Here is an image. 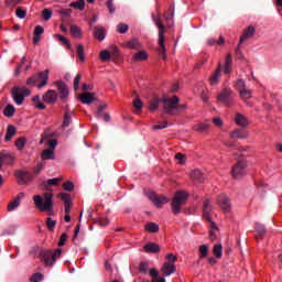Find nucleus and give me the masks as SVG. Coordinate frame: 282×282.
I'll return each instance as SVG.
<instances>
[{
    "label": "nucleus",
    "mask_w": 282,
    "mask_h": 282,
    "mask_svg": "<svg viewBox=\"0 0 282 282\" xmlns=\"http://www.w3.org/2000/svg\"><path fill=\"white\" fill-rule=\"evenodd\" d=\"M15 15L18 17V19H25V17H28V10L19 7L17 10H15Z\"/></svg>",
    "instance_id": "09e8293b"
},
{
    "label": "nucleus",
    "mask_w": 282,
    "mask_h": 282,
    "mask_svg": "<svg viewBox=\"0 0 282 282\" xmlns=\"http://www.w3.org/2000/svg\"><path fill=\"white\" fill-rule=\"evenodd\" d=\"M72 124V112H69V106H66L65 115H64V121H63V129H67Z\"/></svg>",
    "instance_id": "c756f323"
},
{
    "label": "nucleus",
    "mask_w": 282,
    "mask_h": 282,
    "mask_svg": "<svg viewBox=\"0 0 282 282\" xmlns=\"http://www.w3.org/2000/svg\"><path fill=\"white\" fill-rule=\"evenodd\" d=\"M15 111H17V109L14 108V106L8 105V106H6L3 113H4L6 118H12V116H14Z\"/></svg>",
    "instance_id": "58836bf2"
},
{
    "label": "nucleus",
    "mask_w": 282,
    "mask_h": 282,
    "mask_svg": "<svg viewBox=\"0 0 282 282\" xmlns=\"http://www.w3.org/2000/svg\"><path fill=\"white\" fill-rule=\"evenodd\" d=\"M247 169H248V162H246L243 159H239L238 162L231 169V173L235 180H239V177H243V175H246Z\"/></svg>",
    "instance_id": "6e6552de"
},
{
    "label": "nucleus",
    "mask_w": 282,
    "mask_h": 282,
    "mask_svg": "<svg viewBox=\"0 0 282 282\" xmlns=\"http://www.w3.org/2000/svg\"><path fill=\"white\" fill-rule=\"evenodd\" d=\"M149 199L156 206V208H162L164 204H169L170 202L169 197L164 195L159 196L158 194H150Z\"/></svg>",
    "instance_id": "f8f14e48"
},
{
    "label": "nucleus",
    "mask_w": 282,
    "mask_h": 282,
    "mask_svg": "<svg viewBox=\"0 0 282 282\" xmlns=\"http://www.w3.org/2000/svg\"><path fill=\"white\" fill-rule=\"evenodd\" d=\"M93 36L97 39V41H105V39H107V29L100 25L94 26Z\"/></svg>",
    "instance_id": "2eb2a0df"
},
{
    "label": "nucleus",
    "mask_w": 282,
    "mask_h": 282,
    "mask_svg": "<svg viewBox=\"0 0 282 282\" xmlns=\"http://www.w3.org/2000/svg\"><path fill=\"white\" fill-rule=\"evenodd\" d=\"M57 87V91L59 93V98L62 102H67V98H69V88L63 82H55Z\"/></svg>",
    "instance_id": "9b49d317"
},
{
    "label": "nucleus",
    "mask_w": 282,
    "mask_h": 282,
    "mask_svg": "<svg viewBox=\"0 0 282 282\" xmlns=\"http://www.w3.org/2000/svg\"><path fill=\"white\" fill-rule=\"evenodd\" d=\"M150 276L152 279V282H166L164 278H158L160 276V271H158L156 269H150Z\"/></svg>",
    "instance_id": "72a5a7b5"
},
{
    "label": "nucleus",
    "mask_w": 282,
    "mask_h": 282,
    "mask_svg": "<svg viewBox=\"0 0 282 282\" xmlns=\"http://www.w3.org/2000/svg\"><path fill=\"white\" fill-rule=\"evenodd\" d=\"M31 91L29 88H12V98L15 104L23 105V100H25L26 96H30Z\"/></svg>",
    "instance_id": "1a4fd4ad"
},
{
    "label": "nucleus",
    "mask_w": 282,
    "mask_h": 282,
    "mask_svg": "<svg viewBox=\"0 0 282 282\" xmlns=\"http://www.w3.org/2000/svg\"><path fill=\"white\" fill-rule=\"evenodd\" d=\"M133 107L137 109V111H142V107H143V104L140 99H135L133 102H132Z\"/></svg>",
    "instance_id": "774afa93"
},
{
    "label": "nucleus",
    "mask_w": 282,
    "mask_h": 282,
    "mask_svg": "<svg viewBox=\"0 0 282 282\" xmlns=\"http://www.w3.org/2000/svg\"><path fill=\"white\" fill-rule=\"evenodd\" d=\"M216 98L219 102H223V105H226L227 107H231L232 100L235 99L232 88H228V87L223 88Z\"/></svg>",
    "instance_id": "0eeeda50"
},
{
    "label": "nucleus",
    "mask_w": 282,
    "mask_h": 282,
    "mask_svg": "<svg viewBox=\"0 0 282 282\" xmlns=\"http://www.w3.org/2000/svg\"><path fill=\"white\" fill-rule=\"evenodd\" d=\"M58 197H61V199H63V202L65 204H72V198H70L69 194H67V193H59Z\"/></svg>",
    "instance_id": "052dcab7"
},
{
    "label": "nucleus",
    "mask_w": 282,
    "mask_h": 282,
    "mask_svg": "<svg viewBox=\"0 0 282 282\" xmlns=\"http://www.w3.org/2000/svg\"><path fill=\"white\" fill-rule=\"evenodd\" d=\"M117 32H119V34H127V32H129V25L124 23H119L117 25Z\"/></svg>",
    "instance_id": "8fccbe9b"
},
{
    "label": "nucleus",
    "mask_w": 282,
    "mask_h": 282,
    "mask_svg": "<svg viewBox=\"0 0 282 282\" xmlns=\"http://www.w3.org/2000/svg\"><path fill=\"white\" fill-rule=\"evenodd\" d=\"M50 82V70L45 69L40 72L37 75L31 76L26 80V85H37V89H43Z\"/></svg>",
    "instance_id": "20e7f679"
},
{
    "label": "nucleus",
    "mask_w": 282,
    "mask_h": 282,
    "mask_svg": "<svg viewBox=\"0 0 282 282\" xmlns=\"http://www.w3.org/2000/svg\"><path fill=\"white\" fill-rule=\"evenodd\" d=\"M235 122L238 124V127H248L250 124V121H248V118L241 113H237L235 117Z\"/></svg>",
    "instance_id": "bb28decb"
},
{
    "label": "nucleus",
    "mask_w": 282,
    "mask_h": 282,
    "mask_svg": "<svg viewBox=\"0 0 282 282\" xmlns=\"http://www.w3.org/2000/svg\"><path fill=\"white\" fill-rule=\"evenodd\" d=\"M213 252L216 259H221V256L224 254V247L221 245H215L213 248Z\"/></svg>",
    "instance_id": "ea45409f"
},
{
    "label": "nucleus",
    "mask_w": 282,
    "mask_h": 282,
    "mask_svg": "<svg viewBox=\"0 0 282 282\" xmlns=\"http://www.w3.org/2000/svg\"><path fill=\"white\" fill-rule=\"evenodd\" d=\"M189 176L194 184H202V182L206 180V176L200 172V170L192 171Z\"/></svg>",
    "instance_id": "a211bd4d"
},
{
    "label": "nucleus",
    "mask_w": 282,
    "mask_h": 282,
    "mask_svg": "<svg viewBox=\"0 0 282 282\" xmlns=\"http://www.w3.org/2000/svg\"><path fill=\"white\" fill-rule=\"evenodd\" d=\"M217 204L220 206L224 213H230V208H232V205L230 204V198H228V196H226L225 194H221L217 197Z\"/></svg>",
    "instance_id": "ddd939ff"
},
{
    "label": "nucleus",
    "mask_w": 282,
    "mask_h": 282,
    "mask_svg": "<svg viewBox=\"0 0 282 282\" xmlns=\"http://www.w3.org/2000/svg\"><path fill=\"white\" fill-rule=\"evenodd\" d=\"M175 159L177 160L178 164H186V155L177 153Z\"/></svg>",
    "instance_id": "338daca9"
},
{
    "label": "nucleus",
    "mask_w": 282,
    "mask_h": 282,
    "mask_svg": "<svg viewBox=\"0 0 282 282\" xmlns=\"http://www.w3.org/2000/svg\"><path fill=\"white\" fill-rule=\"evenodd\" d=\"M160 102H162V99L160 100L158 97L152 98L149 106L150 111H158L160 109Z\"/></svg>",
    "instance_id": "f704fd0d"
},
{
    "label": "nucleus",
    "mask_w": 282,
    "mask_h": 282,
    "mask_svg": "<svg viewBox=\"0 0 282 282\" xmlns=\"http://www.w3.org/2000/svg\"><path fill=\"white\" fill-rule=\"evenodd\" d=\"M77 56L82 63H85V46L83 44L77 45Z\"/></svg>",
    "instance_id": "37998d69"
},
{
    "label": "nucleus",
    "mask_w": 282,
    "mask_h": 282,
    "mask_svg": "<svg viewBox=\"0 0 282 282\" xmlns=\"http://www.w3.org/2000/svg\"><path fill=\"white\" fill-rule=\"evenodd\" d=\"M208 129H210V124L206 122L194 126V130L198 133H205V131H208Z\"/></svg>",
    "instance_id": "e433bc0d"
},
{
    "label": "nucleus",
    "mask_w": 282,
    "mask_h": 282,
    "mask_svg": "<svg viewBox=\"0 0 282 282\" xmlns=\"http://www.w3.org/2000/svg\"><path fill=\"white\" fill-rule=\"evenodd\" d=\"M234 86L236 87V89H238V91H241V89H246V80L243 79H237L234 83Z\"/></svg>",
    "instance_id": "603ef678"
},
{
    "label": "nucleus",
    "mask_w": 282,
    "mask_h": 282,
    "mask_svg": "<svg viewBox=\"0 0 282 282\" xmlns=\"http://www.w3.org/2000/svg\"><path fill=\"white\" fill-rule=\"evenodd\" d=\"M231 69H232V55L228 53L225 57L224 72L225 74H230Z\"/></svg>",
    "instance_id": "c85d7f7f"
},
{
    "label": "nucleus",
    "mask_w": 282,
    "mask_h": 282,
    "mask_svg": "<svg viewBox=\"0 0 282 282\" xmlns=\"http://www.w3.org/2000/svg\"><path fill=\"white\" fill-rule=\"evenodd\" d=\"M249 135L248 131L242 129H236L229 133V138H231V140H246Z\"/></svg>",
    "instance_id": "f3484780"
},
{
    "label": "nucleus",
    "mask_w": 282,
    "mask_h": 282,
    "mask_svg": "<svg viewBox=\"0 0 282 282\" xmlns=\"http://www.w3.org/2000/svg\"><path fill=\"white\" fill-rule=\"evenodd\" d=\"M55 37L58 39V41H61V43H63L64 45L69 47L70 43H69V40H67V37H65L64 35H61V34H55Z\"/></svg>",
    "instance_id": "680f3d73"
},
{
    "label": "nucleus",
    "mask_w": 282,
    "mask_h": 282,
    "mask_svg": "<svg viewBox=\"0 0 282 282\" xmlns=\"http://www.w3.org/2000/svg\"><path fill=\"white\" fill-rule=\"evenodd\" d=\"M226 43V39L224 36L219 37V41L215 40L214 37L207 40V44L213 45H224Z\"/></svg>",
    "instance_id": "a19ab883"
},
{
    "label": "nucleus",
    "mask_w": 282,
    "mask_h": 282,
    "mask_svg": "<svg viewBox=\"0 0 282 282\" xmlns=\"http://www.w3.org/2000/svg\"><path fill=\"white\" fill-rule=\"evenodd\" d=\"M64 191H68V193H72L74 191V183L70 181H67L63 184Z\"/></svg>",
    "instance_id": "e2e57ef3"
},
{
    "label": "nucleus",
    "mask_w": 282,
    "mask_h": 282,
    "mask_svg": "<svg viewBox=\"0 0 282 282\" xmlns=\"http://www.w3.org/2000/svg\"><path fill=\"white\" fill-rule=\"evenodd\" d=\"M153 22L154 25H156V28L159 29V54L161 56V58H163L165 61L166 58V37L164 36V34H166V26H164V24L162 23V18L155 17L153 15Z\"/></svg>",
    "instance_id": "7ed1b4c3"
},
{
    "label": "nucleus",
    "mask_w": 282,
    "mask_h": 282,
    "mask_svg": "<svg viewBox=\"0 0 282 282\" xmlns=\"http://www.w3.org/2000/svg\"><path fill=\"white\" fill-rule=\"evenodd\" d=\"M144 252H148L150 254H155L158 252H160V245L155 243V242H149L148 245H145L143 247Z\"/></svg>",
    "instance_id": "393cba45"
},
{
    "label": "nucleus",
    "mask_w": 282,
    "mask_h": 282,
    "mask_svg": "<svg viewBox=\"0 0 282 282\" xmlns=\"http://www.w3.org/2000/svg\"><path fill=\"white\" fill-rule=\"evenodd\" d=\"M45 32V29H43V26L37 25L34 29L33 32V45H39V43H41V34H43Z\"/></svg>",
    "instance_id": "5701e85b"
},
{
    "label": "nucleus",
    "mask_w": 282,
    "mask_h": 282,
    "mask_svg": "<svg viewBox=\"0 0 282 282\" xmlns=\"http://www.w3.org/2000/svg\"><path fill=\"white\" fill-rule=\"evenodd\" d=\"M147 232H159L160 231V225L155 223H149L145 225Z\"/></svg>",
    "instance_id": "4c0bfd02"
},
{
    "label": "nucleus",
    "mask_w": 282,
    "mask_h": 282,
    "mask_svg": "<svg viewBox=\"0 0 282 282\" xmlns=\"http://www.w3.org/2000/svg\"><path fill=\"white\" fill-rule=\"evenodd\" d=\"M19 206H21V203H19V200L13 199V202L9 203L7 210L9 213H12V210H17V208H19Z\"/></svg>",
    "instance_id": "de8ad7c7"
},
{
    "label": "nucleus",
    "mask_w": 282,
    "mask_h": 282,
    "mask_svg": "<svg viewBox=\"0 0 282 282\" xmlns=\"http://www.w3.org/2000/svg\"><path fill=\"white\" fill-rule=\"evenodd\" d=\"M69 8H74L75 10H85V0H78V1H75V2H72L69 4Z\"/></svg>",
    "instance_id": "79ce46f5"
},
{
    "label": "nucleus",
    "mask_w": 282,
    "mask_h": 282,
    "mask_svg": "<svg viewBox=\"0 0 282 282\" xmlns=\"http://www.w3.org/2000/svg\"><path fill=\"white\" fill-rule=\"evenodd\" d=\"M166 127H169V122L167 121H162L158 124L152 126V130L153 131H160L162 129H166Z\"/></svg>",
    "instance_id": "864d4df0"
},
{
    "label": "nucleus",
    "mask_w": 282,
    "mask_h": 282,
    "mask_svg": "<svg viewBox=\"0 0 282 282\" xmlns=\"http://www.w3.org/2000/svg\"><path fill=\"white\" fill-rule=\"evenodd\" d=\"M161 272L163 276H171V274H175L177 272V267L173 262H164L161 268Z\"/></svg>",
    "instance_id": "4468645a"
},
{
    "label": "nucleus",
    "mask_w": 282,
    "mask_h": 282,
    "mask_svg": "<svg viewBox=\"0 0 282 282\" xmlns=\"http://www.w3.org/2000/svg\"><path fill=\"white\" fill-rule=\"evenodd\" d=\"M42 100H44L47 105H54L56 104V100H58V94L56 90H47L43 95Z\"/></svg>",
    "instance_id": "dca6fc26"
},
{
    "label": "nucleus",
    "mask_w": 282,
    "mask_h": 282,
    "mask_svg": "<svg viewBox=\"0 0 282 282\" xmlns=\"http://www.w3.org/2000/svg\"><path fill=\"white\" fill-rule=\"evenodd\" d=\"M256 33L257 29H254V26H248L243 30V33L240 36V43H245V41H248V39H252Z\"/></svg>",
    "instance_id": "aec40b11"
},
{
    "label": "nucleus",
    "mask_w": 282,
    "mask_h": 282,
    "mask_svg": "<svg viewBox=\"0 0 282 282\" xmlns=\"http://www.w3.org/2000/svg\"><path fill=\"white\" fill-rule=\"evenodd\" d=\"M99 56L101 61H111V53L109 51H101Z\"/></svg>",
    "instance_id": "bf43d9fd"
},
{
    "label": "nucleus",
    "mask_w": 282,
    "mask_h": 282,
    "mask_svg": "<svg viewBox=\"0 0 282 282\" xmlns=\"http://www.w3.org/2000/svg\"><path fill=\"white\" fill-rule=\"evenodd\" d=\"M43 279H45V276L43 275V273L37 272V273H34V274L30 278V282H41V281H43Z\"/></svg>",
    "instance_id": "3c124183"
},
{
    "label": "nucleus",
    "mask_w": 282,
    "mask_h": 282,
    "mask_svg": "<svg viewBox=\"0 0 282 282\" xmlns=\"http://www.w3.org/2000/svg\"><path fill=\"white\" fill-rule=\"evenodd\" d=\"M163 113H167V116H180V113H184L186 109H188V105L183 104L180 105V97H163L161 99Z\"/></svg>",
    "instance_id": "f257e3e1"
},
{
    "label": "nucleus",
    "mask_w": 282,
    "mask_h": 282,
    "mask_svg": "<svg viewBox=\"0 0 282 282\" xmlns=\"http://www.w3.org/2000/svg\"><path fill=\"white\" fill-rule=\"evenodd\" d=\"M17 135V128L14 126H8L7 133L4 137L6 142H10L12 138Z\"/></svg>",
    "instance_id": "473e14b6"
},
{
    "label": "nucleus",
    "mask_w": 282,
    "mask_h": 282,
    "mask_svg": "<svg viewBox=\"0 0 282 282\" xmlns=\"http://www.w3.org/2000/svg\"><path fill=\"white\" fill-rule=\"evenodd\" d=\"M14 175L20 186H23V184H28V182H32V180H34V176H32L30 172L23 170H17Z\"/></svg>",
    "instance_id": "9d476101"
},
{
    "label": "nucleus",
    "mask_w": 282,
    "mask_h": 282,
    "mask_svg": "<svg viewBox=\"0 0 282 282\" xmlns=\"http://www.w3.org/2000/svg\"><path fill=\"white\" fill-rule=\"evenodd\" d=\"M220 76H221V69L217 68L209 78V85L212 86L218 85Z\"/></svg>",
    "instance_id": "2f4dec72"
},
{
    "label": "nucleus",
    "mask_w": 282,
    "mask_h": 282,
    "mask_svg": "<svg viewBox=\"0 0 282 282\" xmlns=\"http://www.w3.org/2000/svg\"><path fill=\"white\" fill-rule=\"evenodd\" d=\"M186 199H188V194L186 192H176L175 196L171 203L172 213L174 215H180L182 213V206L186 204Z\"/></svg>",
    "instance_id": "423d86ee"
},
{
    "label": "nucleus",
    "mask_w": 282,
    "mask_h": 282,
    "mask_svg": "<svg viewBox=\"0 0 282 282\" xmlns=\"http://www.w3.org/2000/svg\"><path fill=\"white\" fill-rule=\"evenodd\" d=\"M139 272H141V274H147V272H149V262H141L139 264Z\"/></svg>",
    "instance_id": "4d7b16f0"
},
{
    "label": "nucleus",
    "mask_w": 282,
    "mask_h": 282,
    "mask_svg": "<svg viewBox=\"0 0 282 282\" xmlns=\"http://www.w3.org/2000/svg\"><path fill=\"white\" fill-rule=\"evenodd\" d=\"M59 182H63V177L50 178L44 183V186H58Z\"/></svg>",
    "instance_id": "a18cd8bd"
},
{
    "label": "nucleus",
    "mask_w": 282,
    "mask_h": 282,
    "mask_svg": "<svg viewBox=\"0 0 282 282\" xmlns=\"http://www.w3.org/2000/svg\"><path fill=\"white\" fill-rule=\"evenodd\" d=\"M54 151L46 149L42 152V160H54Z\"/></svg>",
    "instance_id": "49530a36"
},
{
    "label": "nucleus",
    "mask_w": 282,
    "mask_h": 282,
    "mask_svg": "<svg viewBox=\"0 0 282 282\" xmlns=\"http://www.w3.org/2000/svg\"><path fill=\"white\" fill-rule=\"evenodd\" d=\"M148 58H149V54L144 50L138 51L132 55V61H134V63H142Z\"/></svg>",
    "instance_id": "4be33fe9"
},
{
    "label": "nucleus",
    "mask_w": 282,
    "mask_h": 282,
    "mask_svg": "<svg viewBox=\"0 0 282 282\" xmlns=\"http://www.w3.org/2000/svg\"><path fill=\"white\" fill-rule=\"evenodd\" d=\"M61 254H63V249L58 248L54 251L52 250H42L40 252L41 259L44 261L45 265H48V268H52L54 263H56V259H59Z\"/></svg>",
    "instance_id": "39448f33"
},
{
    "label": "nucleus",
    "mask_w": 282,
    "mask_h": 282,
    "mask_svg": "<svg viewBox=\"0 0 282 282\" xmlns=\"http://www.w3.org/2000/svg\"><path fill=\"white\" fill-rule=\"evenodd\" d=\"M123 46L126 47V50H140V47H142V44H140V41L138 39H132L128 42H124Z\"/></svg>",
    "instance_id": "b1692460"
},
{
    "label": "nucleus",
    "mask_w": 282,
    "mask_h": 282,
    "mask_svg": "<svg viewBox=\"0 0 282 282\" xmlns=\"http://www.w3.org/2000/svg\"><path fill=\"white\" fill-rule=\"evenodd\" d=\"M106 7L108 8L110 14L116 12V7L113 6V0H107Z\"/></svg>",
    "instance_id": "0e129e2a"
},
{
    "label": "nucleus",
    "mask_w": 282,
    "mask_h": 282,
    "mask_svg": "<svg viewBox=\"0 0 282 282\" xmlns=\"http://www.w3.org/2000/svg\"><path fill=\"white\" fill-rule=\"evenodd\" d=\"M46 226L48 230L53 231L56 228V220L52 219V217L46 218Z\"/></svg>",
    "instance_id": "6e6d98bb"
},
{
    "label": "nucleus",
    "mask_w": 282,
    "mask_h": 282,
    "mask_svg": "<svg viewBox=\"0 0 282 282\" xmlns=\"http://www.w3.org/2000/svg\"><path fill=\"white\" fill-rule=\"evenodd\" d=\"M239 96L243 102H248L250 98H252V90L248 88H243L239 91Z\"/></svg>",
    "instance_id": "7c9ffc66"
},
{
    "label": "nucleus",
    "mask_w": 282,
    "mask_h": 282,
    "mask_svg": "<svg viewBox=\"0 0 282 282\" xmlns=\"http://www.w3.org/2000/svg\"><path fill=\"white\" fill-rule=\"evenodd\" d=\"M0 159H2L4 164H14V154L10 152L0 153Z\"/></svg>",
    "instance_id": "cd10ccee"
},
{
    "label": "nucleus",
    "mask_w": 282,
    "mask_h": 282,
    "mask_svg": "<svg viewBox=\"0 0 282 282\" xmlns=\"http://www.w3.org/2000/svg\"><path fill=\"white\" fill-rule=\"evenodd\" d=\"M33 202L41 213H52L54 210V194L50 192L44 193L43 196L34 195Z\"/></svg>",
    "instance_id": "f03ea898"
},
{
    "label": "nucleus",
    "mask_w": 282,
    "mask_h": 282,
    "mask_svg": "<svg viewBox=\"0 0 282 282\" xmlns=\"http://www.w3.org/2000/svg\"><path fill=\"white\" fill-rule=\"evenodd\" d=\"M83 78V76H80V74H77L75 79H74V89L75 91H78V87H80V79Z\"/></svg>",
    "instance_id": "69168bd1"
},
{
    "label": "nucleus",
    "mask_w": 282,
    "mask_h": 282,
    "mask_svg": "<svg viewBox=\"0 0 282 282\" xmlns=\"http://www.w3.org/2000/svg\"><path fill=\"white\" fill-rule=\"evenodd\" d=\"M70 36H73V39H77L78 41H80V39H83V29H80V26L76 24H72Z\"/></svg>",
    "instance_id": "a878e982"
},
{
    "label": "nucleus",
    "mask_w": 282,
    "mask_h": 282,
    "mask_svg": "<svg viewBox=\"0 0 282 282\" xmlns=\"http://www.w3.org/2000/svg\"><path fill=\"white\" fill-rule=\"evenodd\" d=\"M199 254L202 259H205V257H208V245H202L199 247Z\"/></svg>",
    "instance_id": "5fc2aeb1"
},
{
    "label": "nucleus",
    "mask_w": 282,
    "mask_h": 282,
    "mask_svg": "<svg viewBox=\"0 0 282 282\" xmlns=\"http://www.w3.org/2000/svg\"><path fill=\"white\" fill-rule=\"evenodd\" d=\"M52 14H53V12H52V10H50V9H44V10L42 11V17H43V19H44L45 21H50V20L52 19Z\"/></svg>",
    "instance_id": "13d9d810"
},
{
    "label": "nucleus",
    "mask_w": 282,
    "mask_h": 282,
    "mask_svg": "<svg viewBox=\"0 0 282 282\" xmlns=\"http://www.w3.org/2000/svg\"><path fill=\"white\" fill-rule=\"evenodd\" d=\"M78 98L83 105H91L96 100V94L94 93H84L78 95Z\"/></svg>",
    "instance_id": "6ab92c4d"
},
{
    "label": "nucleus",
    "mask_w": 282,
    "mask_h": 282,
    "mask_svg": "<svg viewBox=\"0 0 282 282\" xmlns=\"http://www.w3.org/2000/svg\"><path fill=\"white\" fill-rule=\"evenodd\" d=\"M256 232H258V236L260 237V239H263V237H265V226L262 225L261 223H256Z\"/></svg>",
    "instance_id": "c9c22d12"
},
{
    "label": "nucleus",
    "mask_w": 282,
    "mask_h": 282,
    "mask_svg": "<svg viewBox=\"0 0 282 282\" xmlns=\"http://www.w3.org/2000/svg\"><path fill=\"white\" fill-rule=\"evenodd\" d=\"M28 142V139L25 137H21L15 141V147L19 151H23L25 148V143Z\"/></svg>",
    "instance_id": "c03bdc74"
},
{
    "label": "nucleus",
    "mask_w": 282,
    "mask_h": 282,
    "mask_svg": "<svg viewBox=\"0 0 282 282\" xmlns=\"http://www.w3.org/2000/svg\"><path fill=\"white\" fill-rule=\"evenodd\" d=\"M213 212V206L210 205V200H205L203 204V216L207 221H213L210 217V213Z\"/></svg>",
    "instance_id": "412c9836"
}]
</instances>
